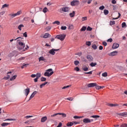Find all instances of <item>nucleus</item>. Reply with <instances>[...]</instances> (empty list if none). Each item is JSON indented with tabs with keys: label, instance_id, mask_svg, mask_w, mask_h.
I'll use <instances>...</instances> for the list:
<instances>
[{
	"label": "nucleus",
	"instance_id": "1",
	"mask_svg": "<svg viewBox=\"0 0 127 127\" xmlns=\"http://www.w3.org/2000/svg\"><path fill=\"white\" fill-rule=\"evenodd\" d=\"M87 87L88 88L96 87V89H97V90H100V89H103V88H105L104 86H98V84L96 83H89L87 85Z\"/></svg>",
	"mask_w": 127,
	"mask_h": 127
},
{
	"label": "nucleus",
	"instance_id": "2",
	"mask_svg": "<svg viewBox=\"0 0 127 127\" xmlns=\"http://www.w3.org/2000/svg\"><path fill=\"white\" fill-rule=\"evenodd\" d=\"M52 68H49L46 70L44 73V76L47 77H50L52 74H54V72L53 71Z\"/></svg>",
	"mask_w": 127,
	"mask_h": 127
},
{
	"label": "nucleus",
	"instance_id": "3",
	"mask_svg": "<svg viewBox=\"0 0 127 127\" xmlns=\"http://www.w3.org/2000/svg\"><path fill=\"white\" fill-rule=\"evenodd\" d=\"M65 37H66V35L64 34L56 36V38H57V39H60V40H61V41H63V40L65 39Z\"/></svg>",
	"mask_w": 127,
	"mask_h": 127
},
{
	"label": "nucleus",
	"instance_id": "4",
	"mask_svg": "<svg viewBox=\"0 0 127 127\" xmlns=\"http://www.w3.org/2000/svg\"><path fill=\"white\" fill-rule=\"evenodd\" d=\"M80 4V2L79 0H73L70 3V5L71 6H75V5H79Z\"/></svg>",
	"mask_w": 127,
	"mask_h": 127
},
{
	"label": "nucleus",
	"instance_id": "5",
	"mask_svg": "<svg viewBox=\"0 0 127 127\" xmlns=\"http://www.w3.org/2000/svg\"><path fill=\"white\" fill-rule=\"evenodd\" d=\"M58 115H60V116H62L63 118H66V115L64 113H56L51 116V117H56Z\"/></svg>",
	"mask_w": 127,
	"mask_h": 127
},
{
	"label": "nucleus",
	"instance_id": "6",
	"mask_svg": "<svg viewBox=\"0 0 127 127\" xmlns=\"http://www.w3.org/2000/svg\"><path fill=\"white\" fill-rule=\"evenodd\" d=\"M70 10V8L68 7H63L60 9V10L62 11H64V12H68Z\"/></svg>",
	"mask_w": 127,
	"mask_h": 127
},
{
	"label": "nucleus",
	"instance_id": "7",
	"mask_svg": "<svg viewBox=\"0 0 127 127\" xmlns=\"http://www.w3.org/2000/svg\"><path fill=\"white\" fill-rule=\"evenodd\" d=\"M18 44L20 46H21V48H19V50H22V49H24V47H25V44L22 42H19Z\"/></svg>",
	"mask_w": 127,
	"mask_h": 127
},
{
	"label": "nucleus",
	"instance_id": "8",
	"mask_svg": "<svg viewBox=\"0 0 127 127\" xmlns=\"http://www.w3.org/2000/svg\"><path fill=\"white\" fill-rule=\"evenodd\" d=\"M59 49H52L49 52L51 55H55V51H59Z\"/></svg>",
	"mask_w": 127,
	"mask_h": 127
},
{
	"label": "nucleus",
	"instance_id": "9",
	"mask_svg": "<svg viewBox=\"0 0 127 127\" xmlns=\"http://www.w3.org/2000/svg\"><path fill=\"white\" fill-rule=\"evenodd\" d=\"M118 116H121V117H127V112H123V113H118L116 114Z\"/></svg>",
	"mask_w": 127,
	"mask_h": 127
},
{
	"label": "nucleus",
	"instance_id": "10",
	"mask_svg": "<svg viewBox=\"0 0 127 127\" xmlns=\"http://www.w3.org/2000/svg\"><path fill=\"white\" fill-rule=\"evenodd\" d=\"M24 91H25V95H26V97H27V96H28V94H29L30 92V88L27 87L26 89L24 90Z\"/></svg>",
	"mask_w": 127,
	"mask_h": 127
},
{
	"label": "nucleus",
	"instance_id": "11",
	"mask_svg": "<svg viewBox=\"0 0 127 127\" xmlns=\"http://www.w3.org/2000/svg\"><path fill=\"white\" fill-rule=\"evenodd\" d=\"M119 47H120V45L117 43H115L113 44L112 46V48L113 49H117V48H119Z\"/></svg>",
	"mask_w": 127,
	"mask_h": 127
},
{
	"label": "nucleus",
	"instance_id": "12",
	"mask_svg": "<svg viewBox=\"0 0 127 127\" xmlns=\"http://www.w3.org/2000/svg\"><path fill=\"white\" fill-rule=\"evenodd\" d=\"M86 58H87V60H88V61H89L90 62L93 61V57H92L91 55H88L86 56Z\"/></svg>",
	"mask_w": 127,
	"mask_h": 127
},
{
	"label": "nucleus",
	"instance_id": "13",
	"mask_svg": "<svg viewBox=\"0 0 127 127\" xmlns=\"http://www.w3.org/2000/svg\"><path fill=\"white\" fill-rule=\"evenodd\" d=\"M118 54V51H114L110 53L109 55V56H116Z\"/></svg>",
	"mask_w": 127,
	"mask_h": 127
},
{
	"label": "nucleus",
	"instance_id": "14",
	"mask_svg": "<svg viewBox=\"0 0 127 127\" xmlns=\"http://www.w3.org/2000/svg\"><path fill=\"white\" fill-rule=\"evenodd\" d=\"M83 122L84 123V124H89V123H91V120L88 118H85L83 119Z\"/></svg>",
	"mask_w": 127,
	"mask_h": 127
},
{
	"label": "nucleus",
	"instance_id": "15",
	"mask_svg": "<svg viewBox=\"0 0 127 127\" xmlns=\"http://www.w3.org/2000/svg\"><path fill=\"white\" fill-rule=\"evenodd\" d=\"M46 121H47V117L45 116L41 118V123H45V122H46Z\"/></svg>",
	"mask_w": 127,
	"mask_h": 127
},
{
	"label": "nucleus",
	"instance_id": "16",
	"mask_svg": "<svg viewBox=\"0 0 127 127\" xmlns=\"http://www.w3.org/2000/svg\"><path fill=\"white\" fill-rule=\"evenodd\" d=\"M43 38H48V37H51V35L49 34V33H46L43 36Z\"/></svg>",
	"mask_w": 127,
	"mask_h": 127
},
{
	"label": "nucleus",
	"instance_id": "17",
	"mask_svg": "<svg viewBox=\"0 0 127 127\" xmlns=\"http://www.w3.org/2000/svg\"><path fill=\"white\" fill-rule=\"evenodd\" d=\"M39 62H40V61H44V62H46V59H45L43 57H40L39 58Z\"/></svg>",
	"mask_w": 127,
	"mask_h": 127
},
{
	"label": "nucleus",
	"instance_id": "18",
	"mask_svg": "<svg viewBox=\"0 0 127 127\" xmlns=\"http://www.w3.org/2000/svg\"><path fill=\"white\" fill-rule=\"evenodd\" d=\"M72 126H74V123L72 122H68L66 124V127H72Z\"/></svg>",
	"mask_w": 127,
	"mask_h": 127
},
{
	"label": "nucleus",
	"instance_id": "19",
	"mask_svg": "<svg viewBox=\"0 0 127 127\" xmlns=\"http://www.w3.org/2000/svg\"><path fill=\"white\" fill-rule=\"evenodd\" d=\"M48 83V82L46 81L44 83L40 85V88H41V89H42L43 88V87H44V86H45V85H46Z\"/></svg>",
	"mask_w": 127,
	"mask_h": 127
},
{
	"label": "nucleus",
	"instance_id": "20",
	"mask_svg": "<svg viewBox=\"0 0 127 127\" xmlns=\"http://www.w3.org/2000/svg\"><path fill=\"white\" fill-rule=\"evenodd\" d=\"M108 107H118V106H119V105L114 104H108Z\"/></svg>",
	"mask_w": 127,
	"mask_h": 127
},
{
	"label": "nucleus",
	"instance_id": "21",
	"mask_svg": "<svg viewBox=\"0 0 127 127\" xmlns=\"http://www.w3.org/2000/svg\"><path fill=\"white\" fill-rule=\"evenodd\" d=\"M9 125H10V123H3L1 124V127H6L7 126H9Z\"/></svg>",
	"mask_w": 127,
	"mask_h": 127
},
{
	"label": "nucleus",
	"instance_id": "22",
	"mask_svg": "<svg viewBox=\"0 0 127 127\" xmlns=\"http://www.w3.org/2000/svg\"><path fill=\"white\" fill-rule=\"evenodd\" d=\"M82 70H83V71H84L85 72H87V71L89 70V67L87 66H83L82 67Z\"/></svg>",
	"mask_w": 127,
	"mask_h": 127
},
{
	"label": "nucleus",
	"instance_id": "23",
	"mask_svg": "<svg viewBox=\"0 0 127 127\" xmlns=\"http://www.w3.org/2000/svg\"><path fill=\"white\" fill-rule=\"evenodd\" d=\"M69 16L70 17H74L75 16V11H72V12L69 13Z\"/></svg>",
	"mask_w": 127,
	"mask_h": 127
},
{
	"label": "nucleus",
	"instance_id": "24",
	"mask_svg": "<svg viewBox=\"0 0 127 127\" xmlns=\"http://www.w3.org/2000/svg\"><path fill=\"white\" fill-rule=\"evenodd\" d=\"M16 77H17V75H16L13 76L12 77L10 78V80L13 81V80H15V79H16Z\"/></svg>",
	"mask_w": 127,
	"mask_h": 127
},
{
	"label": "nucleus",
	"instance_id": "25",
	"mask_svg": "<svg viewBox=\"0 0 127 127\" xmlns=\"http://www.w3.org/2000/svg\"><path fill=\"white\" fill-rule=\"evenodd\" d=\"M53 24H57V25H60V21H55L53 23Z\"/></svg>",
	"mask_w": 127,
	"mask_h": 127
},
{
	"label": "nucleus",
	"instance_id": "26",
	"mask_svg": "<svg viewBox=\"0 0 127 127\" xmlns=\"http://www.w3.org/2000/svg\"><path fill=\"white\" fill-rule=\"evenodd\" d=\"M43 12H44V13H46V12H47V11H49L48 8H47V7H45L44 8L43 10Z\"/></svg>",
	"mask_w": 127,
	"mask_h": 127
},
{
	"label": "nucleus",
	"instance_id": "27",
	"mask_svg": "<svg viewBox=\"0 0 127 127\" xmlns=\"http://www.w3.org/2000/svg\"><path fill=\"white\" fill-rule=\"evenodd\" d=\"M9 78H10V76L9 75L7 74V76H4L3 79L4 80H8V79H9Z\"/></svg>",
	"mask_w": 127,
	"mask_h": 127
},
{
	"label": "nucleus",
	"instance_id": "28",
	"mask_svg": "<svg viewBox=\"0 0 127 127\" xmlns=\"http://www.w3.org/2000/svg\"><path fill=\"white\" fill-rule=\"evenodd\" d=\"M96 65H97V64L96 63H91L90 64V65L91 66V67H95V66H96Z\"/></svg>",
	"mask_w": 127,
	"mask_h": 127
},
{
	"label": "nucleus",
	"instance_id": "29",
	"mask_svg": "<svg viewBox=\"0 0 127 127\" xmlns=\"http://www.w3.org/2000/svg\"><path fill=\"white\" fill-rule=\"evenodd\" d=\"M104 13L105 15H107V14H109V10L105 9L104 10Z\"/></svg>",
	"mask_w": 127,
	"mask_h": 127
},
{
	"label": "nucleus",
	"instance_id": "30",
	"mask_svg": "<svg viewBox=\"0 0 127 127\" xmlns=\"http://www.w3.org/2000/svg\"><path fill=\"white\" fill-rule=\"evenodd\" d=\"M36 76L37 77L36 78H38V79H39V78L41 77V74L39 73H37Z\"/></svg>",
	"mask_w": 127,
	"mask_h": 127
},
{
	"label": "nucleus",
	"instance_id": "31",
	"mask_svg": "<svg viewBox=\"0 0 127 127\" xmlns=\"http://www.w3.org/2000/svg\"><path fill=\"white\" fill-rule=\"evenodd\" d=\"M22 27H24V25L23 24H21L18 26V28L19 30H21V28Z\"/></svg>",
	"mask_w": 127,
	"mask_h": 127
},
{
	"label": "nucleus",
	"instance_id": "32",
	"mask_svg": "<svg viewBox=\"0 0 127 127\" xmlns=\"http://www.w3.org/2000/svg\"><path fill=\"white\" fill-rule=\"evenodd\" d=\"M110 24V25H114L116 24V22L115 21H111Z\"/></svg>",
	"mask_w": 127,
	"mask_h": 127
},
{
	"label": "nucleus",
	"instance_id": "33",
	"mask_svg": "<svg viewBox=\"0 0 127 127\" xmlns=\"http://www.w3.org/2000/svg\"><path fill=\"white\" fill-rule=\"evenodd\" d=\"M9 5L7 4H4L2 5V8H4L5 7H8Z\"/></svg>",
	"mask_w": 127,
	"mask_h": 127
},
{
	"label": "nucleus",
	"instance_id": "34",
	"mask_svg": "<svg viewBox=\"0 0 127 127\" xmlns=\"http://www.w3.org/2000/svg\"><path fill=\"white\" fill-rule=\"evenodd\" d=\"M41 81L42 82H44V81H46V78L44 77H42L41 78Z\"/></svg>",
	"mask_w": 127,
	"mask_h": 127
},
{
	"label": "nucleus",
	"instance_id": "35",
	"mask_svg": "<svg viewBox=\"0 0 127 127\" xmlns=\"http://www.w3.org/2000/svg\"><path fill=\"white\" fill-rule=\"evenodd\" d=\"M92 48L94 50H96V49H97V45H96L95 44H94V45H92Z\"/></svg>",
	"mask_w": 127,
	"mask_h": 127
},
{
	"label": "nucleus",
	"instance_id": "36",
	"mask_svg": "<svg viewBox=\"0 0 127 127\" xmlns=\"http://www.w3.org/2000/svg\"><path fill=\"white\" fill-rule=\"evenodd\" d=\"M102 76L103 77H107V76H108V73L104 72L103 73H102Z\"/></svg>",
	"mask_w": 127,
	"mask_h": 127
},
{
	"label": "nucleus",
	"instance_id": "37",
	"mask_svg": "<svg viewBox=\"0 0 127 127\" xmlns=\"http://www.w3.org/2000/svg\"><path fill=\"white\" fill-rule=\"evenodd\" d=\"M9 15H10V16H11V17H12V18H13V17H15V16H16V15L15 14V13L10 14Z\"/></svg>",
	"mask_w": 127,
	"mask_h": 127
},
{
	"label": "nucleus",
	"instance_id": "38",
	"mask_svg": "<svg viewBox=\"0 0 127 127\" xmlns=\"http://www.w3.org/2000/svg\"><path fill=\"white\" fill-rule=\"evenodd\" d=\"M61 29H62V30H66V29H67V27H66V26H62Z\"/></svg>",
	"mask_w": 127,
	"mask_h": 127
},
{
	"label": "nucleus",
	"instance_id": "39",
	"mask_svg": "<svg viewBox=\"0 0 127 127\" xmlns=\"http://www.w3.org/2000/svg\"><path fill=\"white\" fill-rule=\"evenodd\" d=\"M15 14H16V16H17V15H20V14H21V11H19L17 12V13Z\"/></svg>",
	"mask_w": 127,
	"mask_h": 127
},
{
	"label": "nucleus",
	"instance_id": "40",
	"mask_svg": "<svg viewBox=\"0 0 127 127\" xmlns=\"http://www.w3.org/2000/svg\"><path fill=\"white\" fill-rule=\"evenodd\" d=\"M86 29H87V28L86 27L83 26L81 28V31H85Z\"/></svg>",
	"mask_w": 127,
	"mask_h": 127
},
{
	"label": "nucleus",
	"instance_id": "41",
	"mask_svg": "<svg viewBox=\"0 0 127 127\" xmlns=\"http://www.w3.org/2000/svg\"><path fill=\"white\" fill-rule=\"evenodd\" d=\"M74 71H76L77 72L80 71V68L78 67H76L74 68Z\"/></svg>",
	"mask_w": 127,
	"mask_h": 127
},
{
	"label": "nucleus",
	"instance_id": "42",
	"mask_svg": "<svg viewBox=\"0 0 127 127\" xmlns=\"http://www.w3.org/2000/svg\"><path fill=\"white\" fill-rule=\"evenodd\" d=\"M122 26L123 28H124V27H126V26H127V24L126 23V22H123L122 24Z\"/></svg>",
	"mask_w": 127,
	"mask_h": 127
},
{
	"label": "nucleus",
	"instance_id": "43",
	"mask_svg": "<svg viewBox=\"0 0 127 127\" xmlns=\"http://www.w3.org/2000/svg\"><path fill=\"white\" fill-rule=\"evenodd\" d=\"M99 9H100V10H103V9H105V6H104V5L101 6L99 7Z\"/></svg>",
	"mask_w": 127,
	"mask_h": 127
},
{
	"label": "nucleus",
	"instance_id": "44",
	"mask_svg": "<svg viewBox=\"0 0 127 127\" xmlns=\"http://www.w3.org/2000/svg\"><path fill=\"white\" fill-rule=\"evenodd\" d=\"M24 59H25V57H21L19 58L17 60L18 61H21V60H24Z\"/></svg>",
	"mask_w": 127,
	"mask_h": 127
},
{
	"label": "nucleus",
	"instance_id": "45",
	"mask_svg": "<svg viewBox=\"0 0 127 127\" xmlns=\"http://www.w3.org/2000/svg\"><path fill=\"white\" fill-rule=\"evenodd\" d=\"M84 74H89V75H92V74H93V71H91L87 72H84Z\"/></svg>",
	"mask_w": 127,
	"mask_h": 127
},
{
	"label": "nucleus",
	"instance_id": "46",
	"mask_svg": "<svg viewBox=\"0 0 127 127\" xmlns=\"http://www.w3.org/2000/svg\"><path fill=\"white\" fill-rule=\"evenodd\" d=\"M121 127H127V124H123L120 126Z\"/></svg>",
	"mask_w": 127,
	"mask_h": 127
},
{
	"label": "nucleus",
	"instance_id": "47",
	"mask_svg": "<svg viewBox=\"0 0 127 127\" xmlns=\"http://www.w3.org/2000/svg\"><path fill=\"white\" fill-rule=\"evenodd\" d=\"M86 44L87 46H91V42H90V41L86 42Z\"/></svg>",
	"mask_w": 127,
	"mask_h": 127
},
{
	"label": "nucleus",
	"instance_id": "48",
	"mask_svg": "<svg viewBox=\"0 0 127 127\" xmlns=\"http://www.w3.org/2000/svg\"><path fill=\"white\" fill-rule=\"evenodd\" d=\"M111 2H112V3L113 4H116V3H117V0H112Z\"/></svg>",
	"mask_w": 127,
	"mask_h": 127
},
{
	"label": "nucleus",
	"instance_id": "49",
	"mask_svg": "<svg viewBox=\"0 0 127 127\" xmlns=\"http://www.w3.org/2000/svg\"><path fill=\"white\" fill-rule=\"evenodd\" d=\"M50 29H51V27H50V26H48V27L46 28V30L47 31H49V30H50Z\"/></svg>",
	"mask_w": 127,
	"mask_h": 127
},
{
	"label": "nucleus",
	"instance_id": "50",
	"mask_svg": "<svg viewBox=\"0 0 127 127\" xmlns=\"http://www.w3.org/2000/svg\"><path fill=\"white\" fill-rule=\"evenodd\" d=\"M69 87H71V85H67V86H64L62 89H66V88H69Z\"/></svg>",
	"mask_w": 127,
	"mask_h": 127
},
{
	"label": "nucleus",
	"instance_id": "51",
	"mask_svg": "<svg viewBox=\"0 0 127 127\" xmlns=\"http://www.w3.org/2000/svg\"><path fill=\"white\" fill-rule=\"evenodd\" d=\"M87 16L83 17L82 18V21H84V20H87Z\"/></svg>",
	"mask_w": 127,
	"mask_h": 127
},
{
	"label": "nucleus",
	"instance_id": "52",
	"mask_svg": "<svg viewBox=\"0 0 127 127\" xmlns=\"http://www.w3.org/2000/svg\"><path fill=\"white\" fill-rule=\"evenodd\" d=\"M79 63H80L78 61H74V64L76 65H78L79 64Z\"/></svg>",
	"mask_w": 127,
	"mask_h": 127
},
{
	"label": "nucleus",
	"instance_id": "53",
	"mask_svg": "<svg viewBox=\"0 0 127 127\" xmlns=\"http://www.w3.org/2000/svg\"><path fill=\"white\" fill-rule=\"evenodd\" d=\"M73 25H69L68 27V29H73Z\"/></svg>",
	"mask_w": 127,
	"mask_h": 127
},
{
	"label": "nucleus",
	"instance_id": "54",
	"mask_svg": "<svg viewBox=\"0 0 127 127\" xmlns=\"http://www.w3.org/2000/svg\"><path fill=\"white\" fill-rule=\"evenodd\" d=\"M36 94H37V91H35L33 92V93L32 94V95L34 97L35 96V95H36Z\"/></svg>",
	"mask_w": 127,
	"mask_h": 127
},
{
	"label": "nucleus",
	"instance_id": "55",
	"mask_svg": "<svg viewBox=\"0 0 127 127\" xmlns=\"http://www.w3.org/2000/svg\"><path fill=\"white\" fill-rule=\"evenodd\" d=\"M36 94H37V91H35L33 92V93L32 94V95L34 97L35 96V95H36Z\"/></svg>",
	"mask_w": 127,
	"mask_h": 127
},
{
	"label": "nucleus",
	"instance_id": "56",
	"mask_svg": "<svg viewBox=\"0 0 127 127\" xmlns=\"http://www.w3.org/2000/svg\"><path fill=\"white\" fill-rule=\"evenodd\" d=\"M23 35L24 37H27V32H25L23 34Z\"/></svg>",
	"mask_w": 127,
	"mask_h": 127
},
{
	"label": "nucleus",
	"instance_id": "57",
	"mask_svg": "<svg viewBox=\"0 0 127 127\" xmlns=\"http://www.w3.org/2000/svg\"><path fill=\"white\" fill-rule=\"evenodd\" d=\"M92 29V28L90 26H88L87 28V30H88L89 31H91Z\"/></svg>",
	"mask_w": 127,
	"mask_h": 127
},
{
	"label": "nucleus",
	"instance_id": "58",
	"mask_svg": "<svg viewBox=\"0 0 127 127\" xmlns=\"http://www.w3.org/2000/svg\"><path fill=\"white\" fill-rule=\"evenodd\" d=\"M92 118H93L94 119H97V118H100V116L98 115H95L92 116Z\"/></svg>",
	"mask_w": 127,
	"mask_h": 127
},
{
	"label": "nucleus",
	"instance_id": "59",
	"mask_svg": "<svg viewBox=\"0 0 127 127\" xmlns=\"http://www.w3.org/2000/svg\"><path fill=\"white\" fill-rule=\"evenodd\" d=\"M66 100H68V101H73V98H72V97H69L66 98Z\"/></svg>",
	"mask_w": 127,
	"mask_h": 127
},
{
	"label": "nucleus",
	"instance_id": "60",
	"mask_svg": "<svg viewBox=\"0 0 127 127\" xmlns=\"http://www.w3.org/2000/svg\"><path fill=\"white\" fill-rule=\"evenodd\" d=\"M108 42H113V39L110 38L107 40Z\"/></svg>",
	"mask_w": 127,
	"mask_h": 127
},
{
	"label": "nucleus",
	"instance_id": "61",
	"mask_svg": "<svg viewBox=\"0 0 127 127\" xmlns=\"http://www.w3.org/2000/svg\"><path fill=\"white\" fill-rule=\"evenodd\" d=\"M73 118H74V119H81V118H82V117L74 116Z\"/></svg>",
	"mask_w": 127,
	"mask_h": 127
},
{
	"label": "nucleus",
	"instance_id": "62",
	"mask_svg": "<svg viewBox=\"0 0 127 127\" xmlns=\"http://www.w3.org/2000/svg\"><path fill=\"white\" fill-rule=\"evenodd\" d=\"M32 117H33V116H27L25 117V118L26 119H29V118H32Z\"/></svg>",
	"mask_w": 127,
	"mask_h": 127
},
{
	"label": "nucleus",
	"instance_id": "63",
	"mask_svg": "<svg viewBox=\"0 0 127 127\" xmlns=\"http://www.w3.org/2000/svg\"><path fill=\"white\" fill-rule=\"evenodd\" d=\"M31 77L32 78H35V77H36V74H32V75H31Z\"/></svg>",
	"mask_w": 127,
	"mask_h": 127
},
{
	"label": "nucleus",
	"instance_id": "64",
	"mask_svg": "<svg viewBox=\"0 0 127 127\" xmlns=\"http://www.w3.org/2000/svg\"><path fill=\"white\" fill-rule=\"evenodd\" d=\"M103 44L104 46H107V42H103Z\"/></svg>",
	"mask_w": 127,
	"mask_h": 127
}]
</instances>
